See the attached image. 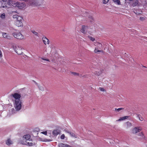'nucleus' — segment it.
Listing matches in <instances>:
<instances>
[{"instance_id": "25", "label": "nucleus", "mask_w": 147, "mask_h": 147, "mask_svg": "<svg viewBox=\"0 0 147 147\" xmlns=\"http://www.w3.org/2000/svg\"><path fill=\"white\" fill-rule=\"evenodd\" d=\"M94 45L96 46H102V44L98 42H95L94 44Z\"/></svg>"}, {"instance_id": "9", "label": "nucleus", "mask_w": 147, "mask_h": 147, "mask_svg": "<svg viewBox=\"0 0 147 147\" xmlns=\"http://www.w3.org/2000/svg\"><path fill=\"white\" fill-rule=\"evenodd\" d=\"M42 40L45 45H48L50 44L49 40L45 36L42 37Z\"/></svg>"}, {"instance_id": "39", "label": "nucleus", "mask_w": 147, "mask_h": 147, "mask_svg": "<svg viewBox=\"0 0 147 147\" xmlns=\"http://www.w3.org/2000/svg\"><path fill=\"white\" fill-rule=\"evenodd\" d=\"M144 118L141 116L140 118V119H139V120L141 121H143L144 120Z\"/></svg>"}, {"instance_id": "8", "label": "nucleus", "mask_w": 147, "mask_h": 147, "mask_svg": "<svg viewBox=\"0 0 147 147\" xmlns=\"http://www.w3.org/2000/svg\"><path fill=\"white\" fill-rule=\"evenodd\" d=\"M88 28V27L87 26L83 25L82 26L80 31L82 33L86 34L87 33Z\"/></svg>"}, {"instance_id": "3", "label": "nucleus", "mask_w": 147, "mask_h": 147, "mask_svg": "<svg viewBox=\"0 0 147 147\" xmlns=\"http://www.w3.org/2000/svg\"><path fill=\"white\" fill-rule=\"evenodd\" d=\"M19 2L18 1H16L12 0H8L7 3V4L9 6H8L9 7H10L11 5L14 7H17L19 4Z\"/></svg>"}, {"instance_id": "5", "label": "nucleus", "mask_w": 147, "mask_h": 147, "mask_svg": "<svg viewBox=\"0 0 147 147\" xmlns=\"http://www.w3.org/2000/svg\"><path fill=\"white\" fill-rule=\"evenodd\" d=\"M11 95L13 97L12 98V100L14 101V102L21 100H20L21 97L20 94L17 93H15L13 94H12Z\"/></svg>"}, {"instance_id": "20", "label": "nucleus", "mask_w": 147, "mask_h": 147, "mask_svg": "<svg viewBox=\"0 0 147 147\" xmlns=\"http://www.w3.org/2000/svg\"><path fill=\"white\" fill-rule=\"evenodd\" d=\"M94 51L95 53H97L98 52L102 53L103 52L102 51L99 50L98 48L97 47L95 48Z\"/></svg>"}, {"instance_id": "4", "label": "nucleus", "mask_w": 147, "mask_h": 147, "mask_svg": "<svg viewBox=\"0 0 147 147\" xmlns=\"http://www.w3.org/2000/svg\"><path fill=\"white\" fill-rule=\"evenodd\" d=\"M14 37L18 39L22 40L24 38V36L21 32H16L13 34Z\"/></svg>"}, {"instance_id": "35", "label": "nucleus", "mask_w": 147, "mask_h": 147, "mask_svg": "<svg viewBox=\"0 0 147 147\" xmlns=\"http://www.w3.org/2000/svg\"><path fill=\"white\" fill-rule=\"evenodd\" d=\"M52 141V140H51V139L48 140V139H45L43 141H44V142H50V141Z\"/></svg>"}, {"instance_id": "13", "label": "nucleus", "mask_w": 147, "mask_h": 147, "mask_svg": "<svg viewBox=\"0 0 147 147\" xmlns=\"http://www.w3.org/2000/svg\"><path fill=\"white\" fill-rule=\"evenodd\" d=\"M61 131L59 129H55L53 131L52 134L54 136H57L58 134H60Z\"/></svg>"}, {"instance_id": "30", "label": "nucleus", "mask_w": 147, "mask_h": 147, "mask_svg": "<svg viewBox=\"0 0 147 147\" xmlns=\"http://www.w3.org/2000/svg\"><path fill=\"white\" fill-rule=\"evenodd\" d=\"M145 17H140V20L141 21H143L146 20Z\"/></svg>"}, {"instance_id": "27", "label": "nucleus", "mask_w": 147, "mask_h": 147, "mask_svg": "<svg viewBox=\"0 0 147 147\" xmlns=\"http://www.w3.org/2000/svg\"><path fill=\"white\" fill-rule=\"evenodd\" d=\"M123 108H119L118 109L115 108V111H116L119 112L120 111L123 109Z\"/></svg>"}, {"instance_id": "33", "label": "nucleus", "mask_w": 147, "mask_h": 147, "mask_svg": "<svg viewBox=\"0 0 147 147\" xmlns=\"http://www.w3.org/2000/svg\"><path fill=\"white\" fill-rule=\"evenodd\" d=\"M5 15L4 13L2 14L1 16V18H2L3 19L5 18Z\"/></svg>"}, {"instance_id": "6", "label": "nucleus", "mask_w": 147, "mask_h": 147, "mask_svg": "<svg viewBox=\"0 0 147 147\" xmlns=\"http://www.w3.org/2000/svg\"><path fill=\"white\" fill-rule=\"evenodd\" d=\"M13 48L17 53L19 55H21L23 54L22 48L18 46H15L13 47Z\"/></svg>"}, {"instance_id": "1", "label": "nucleus", "mask_w": 147, "mask_h": 147, "mask_svg": "<svg viewBox=\"0 0 147 147\" xmlns=\"http://www.w3.org/2000/svg\"><path fill=\"white\" fill-rule=\"evenodd\" d=\"M30 136L29 134L24 135L23 137V140L21 141V143L22 144L30 146L35 145V143L32 142L31 141Z\"/></svg>"}, {"instance_id": "43", "label": "nucleus", "mask_w": 147, "mask_h": 147, "mask_svg": "<svg viewBox=\"0 0 147 147\" xmlns=\"http://www.w3.org/2000/svg\"><path fill=\"white\" fill-rule=\"evenodd\" d=\"M45 52H47L46 49V50H45Z\"/></svg>"}, {"instance_id": "17", "label": "nucleus", "mask_w": 147, "mask_h": 147, "mask_svg": "<svg viewBox=\"0 0 147 147\" xmlns=\"http://www.w3.org/2000/svg\"><path fill=\"white\" fill-rule=\"evenodd\" d=\"M128 118V116H125L123 117H120L119 119L116 120V121H123L127 119Z\"/></svg>"}, {"instance_id": "19", "label": "nucleus", "mask_w": 147, "mask_h": 147, "mask_svg": "<svg viewBox=\"0 0 147 147\" xmlns=\"http://www.w3.org/2000/svg\"><path fill=\"white\" fill-rule=\"evenodd\" d=\"M102 73V71L101 70H97L94 73L95 75L99 76Z\"/></svg>"}, {"instance_id": "18", "label": "nucleus", "mask_w": 147, "mask_h": 147, "mask_svg": "<svg viewBox=\"0 0 147 147\" xmlns=\"http://www.w3.org/2000/svg\"><path fill=\"white\" fill-rule=\"evenodd\" d=\"M65 131L66 132L69 133L70 134V135L72 137H74L75 138H76L77 137V136L73 133H72L68 131Z\"/></svg>"}, {"instance_id": "24", "label": "nucleus", "mask_w": 147, "mask_h": 147, "mask_svg": "<svg viewBox=\"0 0 147 147\" xmlns=\"http://www.w3.org/2000/svg\"><path fill=\"white\" fill-rule=\"evenodd\" d=\"M2 2L0 1V7H3L4 8H9V7H8L7 5H5V6L3 5H2L1 4Z\"/></svg>"}, {"instance_id": "37", "label": "nucleus", "mask_w": 147, "mask_h": 147, "mask_svg": "<svg viewBox=\"0 0 147 147\" xmlns=\"http://www.w3.org/2000/svg\"><path fill=\"white\" fill-rule=\"evenodd\" d=\"M39 89L40 90H41V91H43L44 90V87L42 86H40L39 87Z\"/></svg>"}, {"instance_id": "29", "label": "nucleus", "mask_w": 147, "mask_h": 147, "mask_svg": "<svg viewBox=\"0 0 147 147\" xmlns=\"http://www.w3.org/2000/svg\"><path fill=\"white\" fill-rule=\"evenodd\" d=\"M109 0H102V1L103 4H106L107 3Z\"/></svg>"}, {"instance_id": "12", "label": "nucleus", "mask_w": 147, "mask_h": 147, "mask_svg": "<svg viewBox=\"0 0 147 147\" xmlns=\"http://www.w3.org/2000/svg\"><path fill=\"white\" fill-rule=\"evenodd\" d=\"M125 128L127 129L132 126V124L129 121H127L125 123L124 125Z\"/></svg>"}, {"instance_id": "11", "label": "nucleus", "mask_w": 147, "mask_h": 147, "mask_svg": "<svg viewBox=\"0 0 147 147\" xmlns=\"http://www.w3.org/2000/svg\"><path fill=\"white\" fill-rule=\"evenodd\" d=\"M2 36L4 38L6 39L10 40L12 38V37L10 36L9 34L5 32H3L2 33Z\"/></svg>"}, {"instance_id": "40", "label": "nucleus", "mask_w": 147, "mask_h": 147, "mask_svg": "<svg viewBox=\"0 0 147 147\" xmlns=\"http://www.w3.org/2000/svg\"><path fill=\"white\" fill-rule=\"evenodd\" d=\"M12 112L13 113H16V111L14 110V109H12Z\"/></svg>"}, {"instance_id": "32", "label": "nucleus", "mask_w": 147, "mask_h": 147, "mask_svg": "<svg viewBox=\"0 0 147 147\" xmlns=\"http://www.w3.org/2000/svg\"><path fill=\"white\" fill-rule=\"evenodd\" d=\"M88 37L89 39H90L91 41H93L95 40V38H94L90 36H88Z\"/></svg>"}, {"instance_id": "23", "label": "nucleus", "mask_w": 147, "mask_h": 147, "mask_svg": "<svg viewBox=\"0 0 147 147\" xmlns=\"http://www.w3.org/2000/svg\"><path fill=\"white\" fill-rule=\"evenodd\" d=\"M74 75L79 76L80 77H81L82 76L81 75H80L79 73H76V72H72V73Z\"/></svg>"}, {"instance_id": "31", "label": "nucleus", "mask_w": 147, "mask_h": 147, "mask_svg": "<svg viewBox=\"0 0 147 147\" xmlns=\"http://www.w3.org/2000/svg\"><path fill=\"white\" fill-rule=\"evenodd\" d=\"M99 90L102 92H106V90L103 88L99 87Z\"/></svg>"}, {"instance_id": "15", "label": "nucleus", "mask_w": 147, "mask_h": 147, "mask_svg": "<svg viewBox=\"0 0 147 147\" xmlns=\"http://www.w3.org/2000/svg\"><path fill=\"white\" fill-rule=\"evenodd\" d=\"M25 6L26 5L24 3H20L19 2V4L17 7L19 9H22L24 8Z\"/></svg>"}, {"instance_id": "34", "label": "nucleus", "mask_w": 147, "mask_h": 147, "mask_svg": "<svg viewBox=\"0 0 147 147\" xmlns=\"http://www.w3.org/2000/svg\"><path fill=\"white\" fill-rule=\"evenodd\" d=\"M3 56L2 53L1 51L0 50V59H1ZM1 61V60L0 59V62Z\"/></svg>"}, {"instance_id": "21", "label": "nucleus", "mask_w": 147, "mask_h": 147, "mask_svg": "<svg viewBox=\"0 0 147 147\" xmlns=\"http://www.w3.org/2000/svg\"><path fill=\"white\" fill-rule=\"evenodd\" d=\"M40 59L43 61H48L49 62L50 61V60L47 58H45L44 57H42L40 58Z\"/></svg>"}, {"instance_id": "42", "label": "nucleus", "mask_w": 147, "mask_h": 147, "mask_svg": "<svg viewBox=\"0 0 147 147\" xmlns=\"http://www.w3.org/2000/svg\"><path fill=\"white\" fill-rule=\"evenodd\" d=\"M2 1L4 2H6L7 1V0H2Z\"/></svg>"}, {"instance_id": "28", "label": "nucleus", "mask_w": 147, "mask_h": 147, "mask_svg": "<svg viewBox=\"0 0 147 147\" xmlns=\"http://www.w3.org/2000/svg\"><path fill=\"white\" fill-rule=\"evenodd\" d=\"M32 32L34 34V35L36 36H38V33L36 31H35L34 30H32Z\"/></svg>"}, {"instance_id": "41", "label": "nucleus", "mask_w": 147, "mask_h": 147, "mask_svg": "<svg viewBox=\"0 0 147 147\" xmlns=\"http://www.w3.org/2000/svg\"><path fill=\"white\" fill-rule=\"evenodd\" d=\"M141 116V115H137V117L139 119H140V118Z\"/></svg>"}, {"instance_id": "2", "label": "nucleus", "mask_w": 147, "mask_h": 147, "mask_svg": "<svg viewBox=\"0 0 147 147\" xmlns=\"http://www.w3.org/2000/svg\"><path fill=\"white\" fill-rule=\"evenodd\" d=\"M22 102L21 100L14 102V106L16 111H19L21 109Z\"/></svg>"}, {"instance_id": "10", "label": "nucleus", "mask_w": 147, "mask_h": 147, "mask_svg": "<svg viewBox=\"0 0 147 147\" xmlns=\"http://www.w3.org/2000/svg\"><path fill=\"white\" fill-rule=\"evenodd\" d=\"M13 18L14 19H16V21H23L22 17L18 15H13Z\"/></svg>"}, {"instance_id": "7", "label": "nucleus", "mask_w": 147, "mask_h": 147, "mask_svg": "<svg viewBox=\"0 0 147 147\" xmlns=\"http://www.w3.org/2000/svg\"><path fill=\"white\" fill-rule=\"evenodd\" d=\"M142 129L140 127H135L131 130V133L133 134H136L141 131Z\"/></svg>"}, {"instance_id": "26", "label": "nucleus", "mask_w": 147, "mask_h": 147, "mask_svg": "<svg viewBox=\"0 0 147 147\" xmlns=\"http://www.w3.org/2000/svg\"><path fill=\"white\" fill-rule=\"evenodd\" d=\"M113 1L116 4L118 5H119L120 4V1L119 0H113Z\"/></svg>"}, {"instance_id": "22", "label": "nucleus", "mask_w": 147, "mask_h": 147, "mask_svg": "<svg viewBox=\"0 0 147 147\" xmlns=\"http://www.w3.org/2000/svg\"><path fill=\"white\" fill-rule=\"evenodd\" d=\"M138 135L139 136H140L142 138H145L144 135L142 132L139 133L138 134Z\"/></svg>"}, {"instance_id": "36", "label": "nucleus", "mask_w": 147, "mask_h": 147, "mask_svg": "<svg viewBox=\"0 0 147 147\" xmlns=\"http://www.w3.org/2000/svg\"><path fill=\"white\" fill-rule=\"evenodd\" d=\"M65 137V135L64 134L62 135L61 136V139H64Z\"/></svg>"}, {"instance_id": "16", "label": "nucleus", "mask_w": 147, "mask_h": 147, "mask_svg": "<svg viewBox=\"0 0 147 147\" xmlns=\"http://www.w3.org/2000/svg\"><path fill=\"white\" fill-rule=\"evenodd\" d=\"M23 21H16V25L18 27L22 26L23 25Z\"/></svg>"}, {"instance_id": "14", "label": "nucleus", "mask_w": 147, "mask_h": 147, "mask_svg": "<svg viewBox=\"0 0 147 147\" xmlns=\"http://www.w3.org/2000/svg\"><path fill=\"white\" fill-rule=\"evenodd\" d=\"M13 143V142L10 138L8 139L5 141V144L7 146H10Z\"/></svg>"}, {"instance_id": "38", "label": "nucleus", "mask_w": 147, "mask_h": 147, "mask_svg": "<svg viewBox=\"0 0 147 147\" xmlns=\"http://www.w3.org/2000/svg\"><path fill=\"white\" fill-rule=\"evenodd\" d=\"M41 133L43 134L46 135H47V131H43V132H41Z\"/></svg>"}]
</instances>
